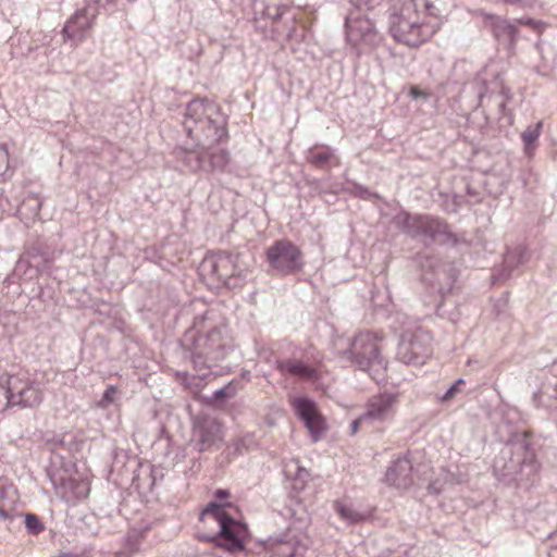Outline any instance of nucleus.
Listing matches in <instances>:
<instances>
[{
    "mask_svg": "<svg viewBox=\"0 0 557 557\" xmlns=\"http://www.w3.org/2000/svg\"><path fill=\"white\" fill-rule=\"evenodd\" d=\"M215 496L220 499H224V498H227L230 497V492L226 491V490H218L215 492Z\"/></svg>",
    "mask_w": 557,
    "mask_h": 557,
    "instance_id": "cd10ccee",
    "label": "nucleus"
},
{
    "mask_svg": "<svg viewBox=\"0 0 557 557\" xmlns=\"http://www.w3.org/2000/svg\"><path fill=\"white\" fill-rule=\"evenodd\" d=\"M70 487L71 492L66 495V500L69 502L85 499L88 497L90 492L88 483L84 481H71Z\"/></svg>",
    "mask_w": 557,
    "mask_h": 557,
    "instance_id": "a211bd4d",
    "label": "nucleus"
},
{
    "mask_svg": "<svg viewBox=\"0 0 557 557\" xmlns=\"http://www.w3.org/2000/svg\"><path fill=\"white\" fill-rule=\"evenodd\" d=\"M223 425L215 419L205 420L199 425V445L200 450L210 449L216 443L223 441Z\"/></svg>",
    "mask_w": 557,
    "mask_h": 557,
    "instance_id": "f8f14e48",
    "label": "nucleus"
},
{
    "mask_svg": "<svg viewBox=\"0 0 557 557\" xmlns=\"http://www.w3.org/2000/svg\"><path fill=\"white\" fill-rule=\"evenodd\" d=\"M432 336L417 331L410 338L404 339L398 347V358L407 364L423 366L432 356Z\"/></svg>",
    "mask_w": 557,
    "mask_h": 557,
    "instance_id": "39448f33",
    "label": "nucleus"
},
{
    "mask_svg": "<svg viewBox=\"0 0 557 557\" xmlns=\"http://www.w3.org/2000/svg\"><path fill=\"white\" fill-rule=\"evenodd\" d=\"M397 400L396 394L384 393L374 396L369 400L366 414L368 418L383 420L392 412Z\"/></svg>",
    "mask_w": 557,
    "mask_h": 557,
    "instance_id": "ddd939ff",
    "label": "nucleus"
},
{
    "mask_svg": "<svg viewBox=\"0 0 557 557\" xmlns=\"http://www.w3.org/2000/svg\"><path fill=\"white\" fill-rule=\"evenodd\" d=\"M212 272L220 281L232 277L236 271L235 258L232 253L221 251L210 259Z\"/></svg>",
    "mask_w": 557,
    "mask_h": 557,
    "instance_id": "4468645a",
    "label": "nucleus"
},
{
    "mask_svg": "<svg viewBox=\"0 0 557 557\" xmlns=\"http://www.w3.org/2000/svg\"><path fill=\"white\" fill-rule=\"evenodd\" d=\"M265 260L278 275H290L302 271L304 253L299 246L289 239L275 240L265 251Z\"/></svg>",
    "mask_w": 557,
    "mask_h": 557,
    "instance_id": "20e7f679",
    "label": "nucleus"
},
{
    "mask_svg": "<svg viewBox=\"0 0 557 557\" xmlns=\"http://www.w3.org/2000/svg\"><path fill=\"white\" fill-rule=\"evenodd\" d=\"M347 41L361 53L379 44V34L372 21L366 16H350L346 20Z\"/></svg>",
    "mask_w": 557,
    "mask_h": 557,
    "instance_id": "423d86ee",
    "label": "nucleus"
},
{
    "mask_svg": "<svg viewBox=\"0 0 557 557\" xmlns=\"http://www.w3.org/2000/svg\"><path fill=\"white\" fill-rule=\"evenodd\" d=\"M294 545L290 543H281L276 546V554L280 557H294Z\"/></svg>",
    "mask_w": 557,
    "mask_h": 557,
    "instance_id": "b1692460",
    "label": "nucleus"
},
{
    "mask_svg": "<svg viewBox=\"0 0 557 557\" xmlns=\"http://www.w3.org/2000/svg\"><path fill=\"white\" fill-rule=\"evenodd\" d=\"M465 381L462 379H459L455 382L453 386L446 392V394L443 396V400L447 401L450 400L460 389L459 386L463 385Z\"/></svg>",
    "mask_w": 557,
    "mask_h": 557,
    "instance_id": "a878e982",
    "label": "nucleus"
},
{
    "mask_svg": "<svg viewBox=\"0 0 557 557\" xmlns=\"http://www.w3.org/2000/svg\"><path fill=\"white\" fill-rule=\"evenodd\" d=\"M276 367L282 374H289L310 382L319 381L325 372L323 357L320 354L313 355L310 359L281 360L277 361Z\"/></svg>",
    "mask_w": 557,
    "mask_h": 557,
    "instance_id": "6e6552de",
    "label": "nucleus"
},
{
    "mask_svg": "<svg viewBox=\"0 0 557 557\" xmlns=\"http://www.w3.org/2000/svg\"><path fill=\"white\" fill-rule=\"evenodd\" d=\"M290 405L305 423L312 442H318L327 430V424L317 404L307 397H295Z\"/></svg>",
    "mask_w": 557,
    "mask_h": 557,
    "instance_id": "0eeeda50",
    "label": "nucleus"
},
{
    "mask_svg": "<svg viewBox=\"0 0 557 557\" xmlns=\"http://www.w3.org/2000/svg\"><path fill=\"white\" fill-rule=\"evenodd\" d=\"M117 394V387L116 386H109L100 399L98 406L101 408H107L109 405H111L115 400V396Z\"/></svg>",
    "mask_w": 557,
    "mask_h": 557,
    "instance_id": "4be33fe9",
    "label": "nucleus"
},
{
    "mask_svg": "<svg viewBox=\"0 0 557 557\" xmlns=\"http://www.w3.org/2000/svg\"><path fill=\"white\" fill-rule=\"evenodd\" d=\"M26 528L35 534L40 533L44 530V525L36 515L27 513L25 517Z\"/></svg>",
    "mask_w": 557,
    "mask_h": 557,
    "instance_id": "412c9836",
    "label": "nucleus"
},
{
    "mask_svg": "<svg viewBox=\"0 0 557 557\" xmlns=\"http://www.w3.org/2000/svg\"><path fill=\"white\" fill-rule=\"evenodd\" d=\"M367 418H368L367 414H364V416L360 417L359 419L355 420L351 423V432H352V434H355L358 431L360 422L363 421Z\"/></svg>",
    "mask_w": 557,
    "mask_h": 557,
    "instance_id": "bb28decb",
    "label": "nucleus"
},
{
    "mask_svg": "<svg viewBox=\"0 0 557 557\" xmlns=\"http://www.w3.org/2000/svg\"><path fill=\"white\" fill-rule=\"evenodd\" d=\"M294 486H295V488H298V490H304V487H305V485H304V484H301V485H299V486H298V485H297V482L295 483V485H294Z\"/></svg>",
    "mask_w": 557,
    "mask_h": 557,
    "instance_id": "c756f323",
    "label": "nucleus"
},
{
    "mask_svg": "<svg viewBox=\"0 0 557 557\" xmlns=\"http://www.w3.org/2000/svg\"><path fill=\"white\" fill-rule=\"evenodd\" d=\"M11 406L35 407L41 403L42 394L37 384L25 375H9Z\"/></svg>",
    "mask_w": 557,
    "mask_h": 557,
    "instance_id": "1a4fd4ad",
    "label": "nucleus"
},
{
    "mask_svg": "<svg viewBox=\"0 0 557 557\" xmlns=\"http://www.w3.org/2000/svg\"><path fill=\"white\" fill-rule=\"evenodd\" d=\"M307 161L318 169H327L338 165L339 162L332 149L327 146H314L308 150Z\"/></svg>",
    "mask_w": 557,
    "mask_h": 557,
    "instance_id": "2eb2a0df",
    "label": "nucleus"
},
{
    "mask_svg": "<svg viewBox=\"0 0 557 557\" xmlns=\"http://www.w3.org/2000/svg\"><path fill=\"white\" fill-rule=\"evenodd\" d=\"M379 336L371 332H364L357 335L351 344V355L354 362L360 369H367L371 362L379 357Z\"/></svg>",
    "mask_w": 557,
    "mask_h": 557,
    "instance_id": "9d476101",
    "label": "nucleus"
},
{
    "mask_svg": "<svg viewBox=\"0 0 557 557\" xmlns=\"http://www.w3.org/2000/svg\"><path fill=\"white\" fill-rule=\"evenodd\" d=\"M409 96L412 99H429L431 97V92L426 89H422L417 85H411L409 88Z\"/></svg>",
    "mask_w": 557,
    "mask_h": 557,
    "instance_id": "5701e85b",
    "label": "nucleus"
},
{
    "mask_svg": "<svg viewBox=\"0 0 557 557\" xmlns=\"http://www.w3.org/2000/svg\"><path fill=\"white\" fill-rule=\"evenodd\" d=\"M543 122H537L534 126H529L521 134V138L524 145V153L532 158L537 147V140L542 134Z\"/></svg>",
    "mask_w": 557,
    "mask_h": 557,
    "instance_id": "dca6fc26",
    "label": "nucleus"
},
{
    "mask_svg": "<svg viewBox=\"0 0 557 557\" xmlns=\"http://www.w3.org/2000/svg\"><path fill=\"white\" fill-rule=\"evenodd\" d=\"M336 511L338 512V515L341 516V518L343 520H346L350 523H357V522H360V521H363L366 520V516L363 513H360L356 510H354L352 508L344 505V504H336Z\"/></svg>",
    "mask_w": 557,
    "mask_h": 557,
    "instance_id": "6ab92c4d",
    "label": "nucleus"
},
{
    "mask_svg": "<svg viewBox=\"0 0 557 557\" xmlns=\"http://www.w3.org/2000/svg\"><path fill=\"white\" fill-rule=\"evenodd\" d=\"M85 15L75 14L70 21L66 22L63 28V35L69 39H81L84 37V32L87 27L85 23Z\"/></svg>",
    "mask_w": 557,
    "mask_h": 557,
    "instance_id": "f3484780",
    "label": "nucleus"
},
{
    "mask_svg": "<svg viewBox=\"0 0 557 557\" xmlns=\"http://www.w3.org/2000/svg\"><path fill=\"white\" fill-rule=\"evenodd\" d=\"M504 1L507 2V3H510V4H515V3H520L523 0H504Z\"/></svg>",
    "mask_w": 557,
    "mask_h": 557,
    "instance_id": "c85d7f7f",
    "label": "nucleus"
},
{
    "mask_svg": "<svg viewBox=\"0 0 557 557\" xmlns=\"http://www.w3.org/2000/svg\"><path fill=\"white\" fill-rule=\"evenodd\" d=\"M299 472H300V473H304V474H305V475H307V476L309 475V474H308V472H307V471H305V470H300Z\"/></svg>",
    "mask_w": 557,
    "mask_h": 557,
    "instance_id": "7c9ffc66",
    "label": "nucleus"
},
{
    "mask_svg": "<svg viewBox=\"0 0 557 557\" xmlns=\"http://www.w3.org/2000/svg\"><path fill=\"white\" fill-rule=\"evenodd\" d=\"M442 21L429 0H395L388 14V33L399 45L417 49L441 29Z\"/></svg>",
    "mask_w": 557,
    "mask_h": 557,
    "instance_id": "f257e3e1",
    "label": "nucleus"
},
{
    "mask_svg": "<svg viewBox=\"0 0 557 557\" xmlns=\"http://www.w3.org/2000/svg\"><path fill=\"white\" fill-rule=\"evenodd\" d=\"M213 519L219 525L216 545L227 552H240L248 534L246 525L232 518L222 505L210 504L201 512V519Z\"/></svg>",
    "mask_w": 557,
    "mask_h": 557,
    "instance_id": "f03ea898",
    "label": "nucleus"
},
{
    "mask_svg": "<svg viewBox=\"0 0 557 557\" xmlns=\"http://www.w3.org/2000/svg\"><path fill=\"white\" fill-rule=\"evenodd\" d=\"M420 225L424 227L425 232H431L435 228L440 227V221L435 219H431L429 216H423L419 219Z\"/></svg>",
    "mask_w": 557,
    "mask_h": 557,
    "instance_id": "393cba45",
    "label": "nucleus"
},
{
    "mask_svg": "<svg viewBox=\"0 0 557 557\" xmlns=\"http://www.w3.org/2000/svg\"><path fill=\"white\" fill-rule=\"evenodd\" d=\"M215 116L218 108L212 102L196 99L187 106L184 125L189 136L197 140L218 137L220 127Z\"/></svg>",
    "mask_w": 557,
    "mask_h": 557,
    "instance_id": "7ed1b4c3",
    "label": "nucleus"
},
{
    "mask_svg": "<svg viewBox=\"0 0 557 557\" xmlns=\"http://www.w3.org/2000/svg\"><path fill=\"white\" fill-rule=\"evenodd\" d=\"M221 158L225 159V152L224 151L221 152Z\"/></svg>",
    "mask_w": 557,
    "mask_h": 557,
    "instance_id": "2f4dec72",
    "label": "nucleus"
},
{
    "mask_svg": "<svg viewBox=\"0 0 557 557\" xmlns=\"http://www.w3.org/2000/svg\"><path fill=\"white\" fill-rule=\"evenodd\" d=\"M9 389V377H0V411L11 406V395Z\"/></svg>",
    "mask_w": 557,
    "mask_h": 557,
    "instance_id": "aec40b11",
    "label": "nucleus"
},
{
    "mask_svg": "<svg viewBox=\"0 0 557 557\" xmlns=\"http://www.w3.org/2000/svg\"><path fill=\"white\" fill-rule=\"evenodd\" d=\"M412 466L406 458L396 460L386 471V481L397 488H408L412 485Z\"/></svg>",
    "mask_w": 557,
    "mask_h": 557,
    "instance_id": "9b49d317",
    "label": "nucleus"
}]
</instances>
